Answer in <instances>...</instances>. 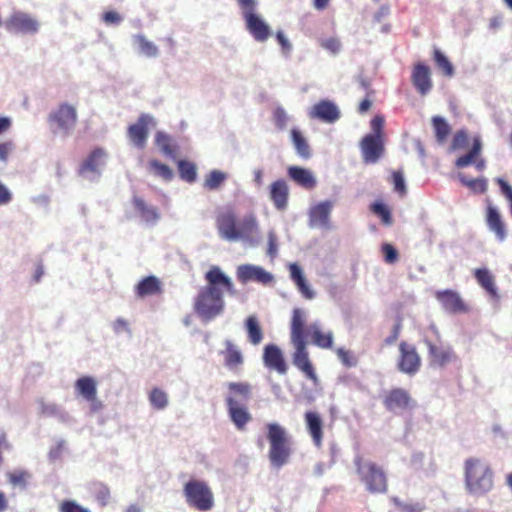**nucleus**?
<instances>
[{"label": "nucleus", "instance_id": "9d476101", "mask_svg": "<svg viewBox=\"0 0 512 512\" xmlns=\"http://www.w3.org/2000/svg\"><path fill=\"white\" fill-rule=\"evenodd\" d=\"M78 120L76 108L68 103H61L56 110L52 111L48 116V122L62 131L69 134L74 128Z\"/></svg>", "mask_w": 512, "mask_h": 512}, {"label": "nucleus", "instance_id": "4468645a", "mask_svg": "<svg viewBox=\"0 0 512 512\" xmlns=\"http://www.w3.org/2000/svg\"><path fill=\"white\" fill-rule=\"evenodd\" d=\"M236 276L238 281L243 284L254 281L263 285H268L273 281V275L270 272L253 264H243L238 266Z\"/></svg>", "mask_w": 512, "mask_h": 512}, {"label": "nucleus", "instance_id": "338daca9", "mask_svg": "<svg viewBox=\"0 0 512 512\" xmlns=\"http://www.w3.org/2000/svg\"><path fill=\"white\" fill-rule=\"evenodd\" d=\"M110 497V491L106 486H101L97 492L96 498L102 505H106Z\"/></svg>", "mask_w": 512, "mask_h": 512}, {"label": "nucleus", "instance_id": "e2e57ef3", "mask_svg": "<svg viewBox=\"0 0 512 512\" xmlns=\"http://www.w3.org/2000/svg\"><path fill=\"white\" fill-rule=\"evenodd\" d=\"M103 21L106 24H119L122 21V17L115 11H107L102 16Z\"/></svg>", "mask_w": 512, "mask_h": 512}, {"label": "nucleus", "instance_id": "1a4fd4ad", "mask_svg": "<svg viewBox=\"0 0 512 512\" xmlns=\"http://www.w3.org/2000/svg\"><path fill=\"white\" fill-rule=\"evenodd\" d=\"M382 404L388 412L401 415L411 411L416 406V401L409 391L404 388L395 387L383 393Z\"/></svg>", "mask_w": 512, "mask_h": 512}, {"label": "nucleus", "instance_id": "c9c22d12", "mask_svg": "<svg viewBox=\"0 0 512 512\" xmlns=\"http://www.w3.org/2000/svg\"><path fill=\"white\" fill-rule=\"evenodd\" d=\"M432 125L435 133L436 141L439 144H444L451 132V127L447 121L441 116H434L432 118Z\"/></svg>", "mask_w": 512, "mask_h": 512}, {"label": "nucleus", "instance_id": "c85d7f7f", "mask_svg": "<svg viewBox=\"0 0 512 512\" xmlns=\"http://www.w3.org/2000/svg\"><path fill=\"white\" fill-rule=\"evenodd\" d=\"M288 176L299 186L305 189H313L317 182L312 172L299 166H290Z\"/></svg>", "mask_w": 512, "mask_h": 512}, {"label": "nucleus", "instance_id": "a19ab883", "mask_svg": "<svg viewBox=\"0 0 512 512\" xmlns=\"http://www.w3.org/2000/svg\"><path fill=\"white\" fill-rule=\"evenodd\" d=\"M226 180V174L219 170H212L205 178L204 188L207 190L218 189Z\"/></svg>", "mask_w": 512, "mask_h": 512}, {"label": "nucleus", "instance_id": "c03bdc74", "mask_svg": "<svg viewBox=\"0 0 512 512\" xmlns=\"http://www.w3.org/2000/svg\"><path fill=\"white\" fill-rule=\"evenodd\" d=\"M155 142L157 146L161 149V151L167 155L172 156L175 153V147L172 143V139L170 136L163 132H157L155 136Z\"/></svg>", "mask_w": 512, "mask_h": 512}, {"label": "nucleus", "instance_id": "49530a36", "mask_svg": "<svg viewBox=\"0 0 512 512\" xmlns=\"http://www.w3.org/2000/svg\"><path fill=\"white\" fill-rule=\"evenodd\" d=\"M469 143L468 132L465 129H460L453 135L450 151H457L464 149Z\"/></svg>", "mask_w": 512, "mask_h": 512}, {"label": "nucleus", "instance_id": "473e14b6", "mask_svg": "<svg viewBox=\"0 0 512 512\" xmlns=\"http://www.w3.org/2000/svg\"><path fill=\"white\" fill-rule=\"evenodd\" d=\"M248 340L253 345H258L263 340V331L255 315L249 316L245 321Z\"/></svg>", "mask_w": 512, "mask_h": 512}, {"label": "nucleus", "instance_id": "423d86ee", "mask_svg": "<svg viewBox=\"0 0 512 512\" xmlns=\"http://www.w3.org/2000/svg\"><path fill=\"white\" fill-rule=\"evenodd\" d=\"M266 439L269 443L268 458L277 469L286 465L293 453L292 437L287 429L277 422L265 424Z\"/></svg>", "mask_w": 512, "mask_h": 512}, {"label": "nucleus", "instance_id": "774afa93", "mask_svg": "<svg viewBox=\"0 0 512 512\" xmlns=\"http://www.w3.org/2000/svg\"><path fill=\"white\" fill-rule=\"evenodd\" d=\"M113 330L116 333L128 331V322L123 318H117L113 323Z\"/></svg>", "mask_w": 512, "mask_h": 512}, {"label": "nucleus", "instance_id": "4c0bfd02", "mask_svg": "<svg viewBox=\"0 0 512 512\" xmlns=\"http://www.w3.org/2000/svg\"><path fill=\"white\" fill-rule=\"evenodd\" d=\"M177 166L182 180L188 183H193L196 180L197 168L194 163L187 160H179Z\"/></svg>", "mask_w": 512, "mask_h": 512}, {"label": "nucleus", "instance_id": "a878e982", "mask_svg": "<svg viewBox=\"0 0 512 512\" xmlns=\"http://www.w3.org/2000/svg\"><path fill=\"white\" fill-rule=\"evenodd\" d=\"M264 363L268 368L276 370L280 374L287 372V365L279 347L269 344L264 348Z\"/></svg>", "mask_w": 512, "mask_h": 512}, {"label": "nucleus", "instance_id": "13d9d810", "mask_svg": "<svg viewBox=\"0 0 512 512\" xmlns=\"http://www.w3.org/2000/svg\"><path fill=\"white\" fill-rule=\"evenodd\" d=\"M278 238L276 233L273 230L268 232V245H267V255L271 258H275L278 252Z\"/></svg>", "mask_w": 512, "mask_h": 512}, {"label": "nucleus", "instance_id": "a211bd4d", "mask_svg": "<svg viewBox=\"0 0 512 512\" xmlns=\"http://www.w3.org/2000/svg\"><path fill=\"white\" fill-rule=\"evenodd\" d=\"M424 343L428 348V356L431 366L442 368L457 359V356L451 346H438L428 339H426Z\"/></svg>", "mask_w": 512, "mask_h": 512}, {"label": "nucleus", "instance_id": "6e6d98bb", "mask_svg": "<svg viewBox=\"0 0 512 512\" xmlns=\"http://www.w3.org/2000/svg\"><path fill=\"white\" fill-rule=\"evenodd\" d=\"M321 47L331 52L332 54H337L341 50V42L338 38L331 37L321 41Z\"/></svg>", "mask_w": 512, "mask_h": 512}, {"label": "nucleus", "instance_id": "f257e3e1", "mask_svg": "<svg viewBox=\"0 0 512 512\" xmlns=\"http://www.w3.org/2000/svg\"><path fill=\"white\" fill-rule=\"evenodd\" d=\"M305 323V311L295 308L292 312L290 324V340L294 347L292 362L307 379L314 385H318L319 378L309 357L306 338L310 337L312 343L321 349H331L333 347L334 334L332 331H323L316 323L307 327Z\"/></svg>", "mask_w": 512, "mask_h": 512}, {"label": "nucleus", "instance_id": "5701e85b", "mask_svg": "<svg viewBox=\"0 0 512 512\" xmlns=\"http://www.w3.org/2000/svg\"><path fill=\"white\" fill-rule=\"evenodd\" d=\"M411 81L421 95L429 93L432 89L430 68L423 63L415 64L412 70Z\"/></svg>", "mask_w": 512, "mask_h": 512}, {"label": "nucleus", "instance_id": "2eb2a0df", "mask_svg": "<svg viewBox=\"0 0 512 512\" xmlns=\"http://www.w3.org/2000/svg\"><path fill=\"white\" fill-rule=\"evenodd\" d=\"M363 162L374 164L380 160L385 151L384 139L365 135L360 142Z\"/></svg>", "mask_w": 512, "mask_h": 512}, {"label": "nucleus", "instance_id": "393cba45", "mask_svg": "<svg viewBox=\"0 0 512 512\" xmlns=\"http://www.w3.org/2000/svg\"><path fill=\"white\" fill-rule=\"evenodd\" d=\"M304 419L307 432L311 436L314 445L320 448L323 442V421L321 416L315 411H307Z\"/></svg>", "mask_w": 512, "mask_h": 512}, {"label": "nucleus", "instance_id": "7c9ffc66", "mask_svg": "<svg viewBox=\"0 0 512 512\" xmlns=\"http://www.w3.org/2000/svg\"><path fill=\"white\" fill-rule=\"evenodd\" d=\"M106 156L102 148H95L79 167V174L83 175L87 172H97L98 168L104 163Z\"/></svg>", "mask_w": 512, "mask_h": 512}, {"label": "nucleus", "instance_id": "0eeeda50", "mask_svg": "<svg viewBox=\"0 0 512 512\" xmlns=\"http://www.w3.org/2000/svg\"><path fill=\"white\" fill-rule=\"evenodd\" d=\"M356 472L371 494H385L388 491V479L384 469L377 463L365 460L362 456L354 459Z\"/></svg>", "mask_w": 512, "mask_h": 512}, {"label": "nucleus", "instance_id": "3c124183", "mask_svg": "<svg viewBox=\"0 0 512 512\" xmlns=\"http://www.w3.org/2000/svg\"><path fill=\"white\" fill-rule=\"evenodd\" d=\"M336 354L339 358V360L341 361V363L345 366V367H354L357 365V358L356 356L349 350H346L344 348H338L336 350Z\"/></svg>", "mask_w": 512, "mask_h": 512}, {"label": "nucleus", "instance_id": "bb28decb", "mask_svg": "<svg viewBox=\"0 0 512 512\" xmlns=\"http://www.w3.org/2000/svg\"><path fill=\"white\" fill-rule=\"evenodd\" d=\"M163 292L162 282L156 276L144 277L135 286V294L139 298L159 295Z\"/></svg>", "mask_w": 512, "mask_h": 512}, {"label": "nucleus", "instance_id": "8fccbe9b", "mask_svg": "<svg viewBox=\"0 0 512 512\" xmlns=\"http://www.w3.org/2000/svg\"><path fill=\"white\" fill-rule=\"evenodd\" d=\"M29 473L23 470H15L7 473L9 482L14 486L24 487L29 478Z\"/></svg>", "mask_w": 512, "mask_h": 512}, {"label": "nucleus", "instance_id": "0e129e2a", "mask_svg": "<svg viewBox=\"0 0 512 512\" xmlns=\"http://www.w3.org/2000/svg\"><path fill=\"white\" fill-rule=\"evenodd\" d=\"M242 10V14L246 11L256 10L257 0H237Z\"/></svg>", "mask_w": 512, "mask_h": 512}, {"label": "nucleus", "instance_id": "603ef678", "mask_svg": "<svg viewBox=\"0 0 512 512\" xmlns=\"http://www.w3.org/2000/svg\"><path fill=\"white\" fill-rule=\"evenodd\" d=\"M385 119L383 116L376 115L372 118L370 122L371 133L367 134L368 136H377L378 138L384 139V128Z\"/></svg>", "mask_w": 512, "mask_h": 512}, {"label": "nucleus", "instance_id": "bf43d9fd", "mask_svg": "<svg viewBox=\"0 0 512 512\" xmlns=\"http://www.w3.org/2000/svg\"><path fill=\"white\" fill-rule=\"evenodd\" d=\"M15 149V144L12 140H7L4 142H0V161L6 163L8 161L9 155Z\"/></svg>", "mask_w": 512, "mask_h": 512}, {"label": "nucleus", "instance_id": "6e6552de", "mask_svg": "<svg viewBox=\"0 0 512 512\" xmlns=\"http://www.w3.org/2000/svg\"><path fill=\"white\" fill-rule=\"evenodd\" d=\"M183 495L187 505L199 512L210 511L215 505L213 491L204 480H188L183 486Z\"/></svg>", "mask_w": 512, "mask_h": 512}, {"label": "nucleus", "instance_id": "f8f14e48", "mask_svg": "<svg viewBox=\"0 0 512 512\" xmlns=\"http://www.w3.org/2000/svg\"><path fill=\"white\" fill-rule=\"evenodd\" d=\"M242 16L245 21L246 29L254 40L265 42L269 39L272 34L270 26L260 14L256 13V10L246 11Z\"/></svg>", "mask_w": 512, "mask_h": 512}, {"label": "nucleus", "instance_id": "4be33fe9", "mask_svg": "<svg viewBox=\"0 0 512 512\" xmlns=\"http://www.w3.org/2000/svg\"><path fill=\"white\" fill-rule=\"evenodd\" d=\"M486 224L499 241H504L507 237V227L500 212L496 207L489 203L486 207Z\"/></svg>", "mask_w": 512, "mask_h": 512}, {"label": "nucleus", "instance_id": "052dcab7", "mask_svg": "<svg viewBox=\"0 0 512 512\" xmlns=\"http://www.w3.org/2000/svg\"><path fill=\"white\" fill-rule=\"evenodd\" d=\"M60 512H90L88 509L77 504L75 501L66 500L60 505Z\"/></svg>", "mask_w": 512, "mask_h": 512}, {"label": "nucleus", "instance_id": "4d7b16f0", "mask_svg": "<svg viewBox=\"0 0 512 512\" xmlns=\"http://www.w3.org/2000/svg\"><path fill=\"white\" fill-rule=\"evenodd\" d=\"M497 184L500 187L502 195L507 199L509 203L510 213L512 215V186L502 178L496 179Z\"/></svg>", "mask_w": 512, "mask_h": 512}, {"label": "nucleus", "instance_id": "39448f33", "mask_svg": "<svg viewBox=\"0 0 512 512\" xmlns=\"http://www.w3.org/2000/svg\"><path fill=\"white\" fill-rule=\"evenodd\" d=\"M226 406L229 417L237 429L243 430L252 420L246 403L251 398L252 386L247 382H229Z\"/></svg>", "mask_w": 512, "mask_h": 512}, {"label": "nucleus", "instance_id": "69168bd1", "mask_svg": "<svg viewBox=\"0 0 512 512\" xmlns=\"http://www.w3.org/2000/svg\"><path fill=\"white\" fill-rule=\"evenodd\" d=\"M276 39H277L278 43L280 44V46L282 47V50L284 52H289L291 50V44H290L289 40L285 37L283 32L278 31L276 33Z\"/></svg>", "mask_w": 512, "mask_h": 512}, {"label": "nucleus", "instance_id": "5fc2aeb1", "mask_svg": "<svg viewBox=\"0 0 512 512\" xmlns=\"http://www.w3.org/2000/svg\"><path fill=\"white\" fill-rule=\"evenodd\" d=\"M384 261L388 264H394L398 261L399 254L395 247L389 243H385L381 247Z\"/></svg>", "mask_w": 512, "mask_h": 512}, {"label": "nucleus", "instance_id": "6ab92c4d", "mask_svg": "<svg viewBox=\"0 0 512 512\" xmlns=\"http://www.w3.org/2000/svg\"><path fill=\"white\" fill-rule=\"evenodd\" d=\"M333 203L329 200L312 206L309 210V226L311 228L330 229V214Z\"/></svg>", "mask_w": 512, "mask_h": 512}, {"label": "nucleus", "instance_id": "2f4dec72", "mask_svg": "<svg viewBox=\"0 0 512 512\" xmlns=\"http://www.w3.org/2000/svg\"><path fill=\"white\" fill-rule=\"evenodd\" d=\"M482 141L479 136H475L472 141V147L470 151L464 155L458 157L455 161L457 168H465L471 164H474L476 158L481 155Z\"/></svg>", "mask_w": 512, "mask_h": 512}, {"label": "nucleus", "instance_id": "9b49d317", "mask_svg": "<svg viewBox=\"0 0 512 512\" xmlns=\"http://www.w3.org/2000/svg\"><path fill=\"white\" fill-rule=\"evenodd\" d=\"M5 28L10 33L34 34L39 29V23L29 14L15 11L5 21Z\"/></svg>", "mask_w": 512, "mask_h": 512}, {"label": "nucleus", "instance_id": "79ce46f5", "mask_svg": "<svg viewBox=\"0 0 512 512\" xmlns=\"http://www.w3.org/2000/svg\"><path fill=\"white\" fill-rule=\"evenodd\" d=\"M433 59L436 66L443 71V73L451 77L454 74V68L449 59L439 50L435 49L433 53Z\"/></svg>", "mask_w": 512, "mask_h": 512}, {"label": "nucleus", "instance_id": "412c9836", "mask_svg": "<svg viewBox=\"0 0 512 512\" xmlns=\"http://www.w3.org/2000/svg\"><path fill=\"white\" fill-rule=\"evenodd\" d=\"M152 120L151 116L142 114L136 123L128 127V137L138 148L145 147L149 135V125L152 123Z\"/></svg>", "mask_w": 512, "mask_h": 512}, {"label": "nucleus", "instance_id": "a18cd8bd", "mask_svg": "<svg viewBox=\"0 0 512 512\" xmlns=\"http://www.w3.org/2000/svg\"><path fill=\"white\" fill-rule=\"evenodd\" d=\"M370 210L381 218L383 224L389 226L392 224L393 219L390 209L381 202H375L370 206Z\"/></svg>", "mask_w": 512, "mask_h": 512}, {"label": "nucleus", "instance_id": "cd10ccee", "mask_svg": "<svg viewBox=\"0 0 512 512\" xmlns=\"http://www.w3.org/2000/svg\"><path fill=\"white\" fill-rule=\"evenodd\" d=\"M289 189L287 183L280 179L270 185V199L278 210H285L288 205Z\"/></svg>", "mask_w": 512, "mask_h": 512}, {"label": "nucleus", "instance_id": "c756f323", "mask_svg": "<svg viewBox=\"0 0 512 512\" xmlns=\"http://www.w3.org/2000/svg\"><path fill=\"white\" fill-rule=\"evenodd\" d=\"M290 277L293 282L296 284L299 292L305 299L311 300L315 297V292L308 285L306 278L301 270V268L296 264L292 263L289 266Z\"/></svg>", "mask_w": 512, "mask_h": 512}, {"label": "nucleus", "instance_id": "f03ea898", "mask_svg": "<svg viewBox=\"0 0 512 512\" xmlns=\"http://www.w3.org/2000/svg\"><path fill=\"white\" fill-rule=\"evenodd\" d=\"M207 284L202 287L194 302L195 312L204 320H212L224 310L223 289L233 292L234 285L218 266L205 274Z\"/></svg>", "mask_w": 512, "mask_h": 512}, {"label": "nucleus", "instance_id": "f704fd0d", "mask_svg": "<svg viewBox=\"0 0 512 512\" xmlns=\"http://www.w3.org/2000/svg\"><path fill=\"white\" fill-rule=\"evenodd\" d=\"M133 204L141 218L146 222H155L159 218L158 211L155 207L148 206L142 198L134 197Z\"/></svg>", "mask_w": 512, "mask_h": 512}, {"label": "nucleus", "instance_id": "ddd939ff", "mask_svg": "<svg viewBox=\"0 0 512 512\" xmlns=\"http://www.w3.org/2000/svg\"><path fill=\"white\" fill-rule=\"evenodd\" d=\"M398 369L408 375L416 374L421 367V358L414 345L401 342L399 345Z\"/></svg>", "mask_w": 512, "mask_h": 512}, {"label": "nucleus", "instance_id": "58836bf2", "mask_svg": "<svg viewBox=\"0 0 512 512\" xmlns=\"http://www.w3.org/2000/svg\"><path fill=\"white\" fill-rule=\"evenodd\" d=\"M149 170L155 176L163 179L164 181H171L174 175L172 169L168 165L163 164L156 159L149 161Z\"/></svg>", "mask_w": 512, "mask_h": 512}, {"label": "nucleus", "instance_id": "37998d69", "mask_svg": "<svg viewBox=\"0 0 512 512\" xmlns=\"http://www.w3.org/2000/svg\"><path fill=\"white\" fill-rule=\"evenodd\" d=\"M150 404L157 410H162L168 405V396L160 388H153L149 394Z\"/></svg>", "mask_w": 512, "mask_h": 512}, {"label": "nucleus", "instance_id": "20e7f679", "mask_svg": "<svg viewBox=\"0 0 512 512\" xmlns=\"http://www.w3.org/2000/svg\"><path fill=\"white\" fill-rule=\"evenodd\" d=\"M463 468L465 488L469 494L483 496L493 488L494 472L486 460L469 457Z\"/></svg>", "mask_w": 512, "mask_h": 512}, {"label": "nucleus", "instance_id": "72a5a7b5", "mask_svg": "<svg viewBox=\"0 0 512 512\" xmlns=\"http://www.w3.org/2000/svg\"><path fill=\"white\" fill-rule=\"evenodd\" d=\"M291 139L297 154L301 158L307 160L312 156L311 149L307 140L298 129L294 128L291 130Z\"/></svg>", "mask_w": 512, "mask_h": 512}, {"label": "nucleus", "instance_id": "aec40b11", "mask_svg": "<svg viewBox=\"0 0 512 512\" xmlns=\"http://www.w3.org/2000/svg\"><path fill=\"white\" fill-rule=\"evenodd\" d=\"M308 115L311 119H318L325 123H333L340 118V111L334 102L321 100L310 108Z\"/></svg>", "mask_w": 512, "mask_h": 512}, {"label": "nucleus", "instance_id": "864d4df0", "mask_svg": "<svg viewBox=\"0 0 512 512\" xmlns=\"http://www.w3.org/2000/svg\"><path fill=\"white\" fill-rule=\"evenodd\" d=\"M289 117L282 107H277L273 111V121L279 130H284L287 126Z\"/></svg>", "mask_w": 512, "mask_h": 512}, {"label": "nucleus", "instance_id": "09e8293b", "mask_svg": "<svg viewBox=\"0 0 512 512\" xmlns=\"http://www.w3.org/2000/svg\"><path fill=\"white\" fill-rule=\"evenodd\" d=\"M391 183L393 184L394 191L400 196H404L407 192L404 175L402 171H393L391 175Z\"/></svg>", "mask_w": 512, "mask_h": 512}, {"label": "nucleus", "instance_id": "f3484780", "mask_svg": "<svg viewBox=\"0 0 512 512\" xmlns=\"http://www.w3.org/2000/svg\"><path fill=\"white\" fill-rule=\"evenodd\" d=\"M75 390L78 395L90 403L91 410L96 412L102 408V402L97 399V382L91 376H83L76 380Z\"/></svg>", "mask_w": 512, "mask_h": 512}, {"label": "nucleus", "instance_id": "e433bc0d", "mask_svg": "<svg viewBox=\"0 0 512 512\" xmlns=\"http://www.w3.org/2000/svg\"><path fill=\"white\" fill-rule=\"evenodd\" d=\"M474 275L481 287H483L489 294L493 296L496 295L494 277L487 269H476Z\"/></svg>", "mask_w": 512, "mask_h": 512}, {"label": "nucleus", "instance_id": "b1692460", "mask_svg": "<svg viewBox=\"0 0 512 512\" xmlns=\"http://www.w3.org/2000/svg\"><path fill=\"white\" fill-rule=\"evenodd\" d=\"M225 349L220 352L223 357L224 365L230 371L239 372L244 363V357L240 349L230 340H226Z\"/></svg>", "mask_w": 512, "mask_h": 512}, {"label": "nucleus", "instance_id": "7ed1b4c3", "mask_svg": "<svg viewBox=\"0 0 512 512\" xmlns=\"http://www.w3.org/2000/svg\"><path fill=\"white\" fill-rule=\"evenodd\" d=\"M215 222L218 234L227 241L243 240L250 244L257 242L254 236L259 233V224L253 212L244 215L238 222L234 210L226 208L217 214Z\"/></svg>", "mask_w": 512, "mask_h": 512}, {"label": "nucleus", "instance_id": "de8ad7c7", "mask_svg": "<svg viewBox=\"0 0 512 512\" xmlns=\"http://www.w3.org/2000/svg\"><path fill=\"white\" fill-rule=\"evenodd\" d=\"M461 183L471 189L475 193H484L487 190V181L484 178L467 179L464 176L460 177Z\"/></svg>", "mask_w": 512, "mask_h": 512}, {"label": "nucleus", "instance_id": "ea45409f", "mask_svg": "<svg viewBox=\"0 0 512 512\" xmlns=\"http://www.w3.org/2000/svg\"><path fill=\"white\" fill-rule=\"evenodd\" d=\"M134 42L137 44L141 53L146 55L147 57H156L158 55L157 46L149 41L144 35H136L134 36Z\"/></svg>", "mask_w": 512, "mask_h": 512}, {"label": "nucleus", "instance_id": "680f3d73", "mask_svg": "<svg viewBox=\"0 0 512 512\" xmlns=\"http://www.w3.org/2000/svg\"><path fill=\"white\" fill-rule=\"evenodd\" d=\"M12 201V193L8 189L7 186H5L0 181V206L7 205Z\"/></svg>", "mask_w": 512, "mask_h": 512}, {"label": "nucleus", "instance_id": "dca6fc26", "mask_svg": "<svg viewBox=\"0 0 512 512\" xmlns=\"http://www.w3.org/2000/svg\"><path fill=\"white\" fill-rule=\"evenodd\" d=\"M435 298L441 304L442 308L452 314L466 313L469 308L460 294L451 289L439 290L435 292Z\"/></svg>", "mask_w": 512, "mask_h": 512}]
</instances>
